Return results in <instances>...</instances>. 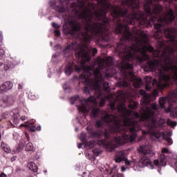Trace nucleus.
Returning a JSON list of instances; mask_svg holds the SVG:
<instances>
[{
	"label": "nucleus",
	"instance_id": "nucleus-1",
	"mask_svg": "<svg viewBox=\"0 0 177 177\" xmlns=\"http://www.w3.org/2000/svg\"><path fill=\"white\" fill-rule=\"evenodd\" d=\"M118 24L120 64H177V0H134Z\"/></svg>",
	"mask_w": 177,
	"mask_h": 177
},
{
	"label": "nucleus",
	"instance_id": "nucleus-2",
	"mask_svg": "<svg viewBox=\"0 0 177 177\" xmlns=\"http://www.w3.org/2000/svg\"><path fill=\"white\" fill-rule=\"evenodd\" d=\"M140 93L143 96L141 100L142 106V113L139 115L136 111L127 109V106L124 102H122L117 106V110L122 118V121L120 118L109 114L104 111V116L100 120H97L95 123L96 128H103L104 124H106L109 127V131L105 130V139H110L111 132H118L122 133L113 138V141H106L105 140H97V145L106 149V151L111 152L118 147V145H124L125 143H132L135 138L138 136L136 133L139 130V125L142 124L147 131H142L144 135L149 133L151 136H154L156 139L162 138L167 141L168 145H172V132L169 131L165 133L164 131H160L164 128L165 120L158 117L160 111L156 103H150L151 97L149 94L146 93V91L140 90Z\"/></svg>",
	"mask_w": 177,
	"mask_h": 177
},
{
	"label": "nucleus",
	"instance_id": "nucleus-3",
	"mask_svg": "<svg viewBox=\"0 0 177 177\" xmlns=\"http://www.w3.org/2000/svg\"><path fill=\"white\" fill-rule=\"evenodd\" d=\"M75 7L70 3L69 0H53L50 1V6L55 9L59 13H64L70 11L75 13V17L79 20L78 22L73 24L72 30L68 34L76 37L80 39V43L77 41L68 44L64 49V56L68 57L73 55V50H75L76 59L80 61L85 58L89 60L91 57V48L86 42H91L94 37L107 42L110 41V33L109 32V21L110 19L107 18L109 11L105 8L100 7L95 12H92L93 4L88 0H75Z\"/></svg>",
	"mask_w": 177,
	"mask_h": 177
},
{
	"label": "nucleus",
	"instance_id": "nucleus-4",
	"mask_svg": "<svg viewBox=\"0 0 177 177\" xmlns=\"http://www.w3.org/2000/svg\"><path fill=\"white\" fill-rule=\"evenodd\" d=\"M79 65H75V70L77 73H80L82 70V74L80 75V80L85 86L84 92L86 95H91V91L94 93V97L91 96L87 99H84L80 101V104L77 105V110L80 115L79 123L83 127L88 125V119H86V115L89 111L91 118H97L99 114H100V109L97 107V104L100 100V106L103 107L106 104V99L107 95L103 94V89L106 92H110L111 88L109 85V82H104V77L106 78H111L117 74V71L112 69L109 70L106 68V71L103 73L104 67H109L112 68L114 61L113 58L107 57L104 59L98 57L96 62L91 63V57H88V59L83 58L77 59Z\"/></svg>",
	"mask_w": 177,
	"mask_h": 177
},
{
	"label": "nucleus",
	"instance_id": "nucleus-5",
	"mask_svg": "<svg viewBox=\"0 0 177 177\" xmlns=\"http://www.w3.org/2000/svg\"><path fill=\"white\" fill-rule=\"evenodd\" d=\"M151 145L149 142H146L145 144L140 145L138 148V151L140 153L141 158L138 162V167L140 168H145L147 167L149 169H154L156 167L158 168V172L161 174L160 167H165L167 162L169 158V150L167 148L162 149V153L159 156L157 160H154L153 162L150 161L149 157H151L154 155V153L151 151Z\"/></svg>",
	"mask_w": 177,
	"mask_h": 177
},
{
	"label": "nucleus",
	"instance_id": "nucleus-6",
	"mask_svg": "<svg viewBox=\"0 0 177 177\" xmlns=\"http://www.w3.org/2000/svg\"><path fill=\"white\" fill-rule=\"evenodd\" d=\"M100 1L102 9L105 8L107 12L112 10V16L116 23L115 31L117 32V26L122 21L124 16L128 13V10L125 8L126 4L129 2H135V0H100Z\"/></svg>",
	"mask_w": 177,
	"mask_h": 177
},
{
	"label": "nucleus",
	"instance_id": "nucleus-7",
	"mask_svg": "<svg viewBox=\"0 0 177 177\" xmlns=\"http://www.w3.org/2000/svg\"><path fill=\"white\" fill-rule=\"evenodd\" d=\"M177 95L175 93H169L167 97H160L159 98V104L160 109H163L165 113H171L174 109V103L177 100Z\"/></svg>",
	"mask_w": 177,
	"mask_h": 177
},
{
	"label": "nucleus",
	"instance_id": "nucleus-8",
	"mask_svg": "<svg viewBox=\"0 0 177 177\" xmlns=\"http://www.w3.org/2000/svg\"><path fill=\"white\" fill-rule=\"evenodd\" d=\"M115 162L120 163L121 161H124L125 165H131L132 164V162L128 160V158H127V154L125 153V151H120L119 152H117L115 156Z\"/></svg>",
	"mask_w": 177,
	"mask_h": 177
},
{
	"label": "nucleus",
	"instance_id": "nucleus-9",
	"mask_svg": "<svg viewBox=\"0 0 177 177\" xmlns=\"http://www.w3.org/2000/svg\"><path fill=\"white\" fill-rule=\"evenodd\" d=\"M0 68L4 70V71H9V70L15 68V64H12V62L9 61L8 59H5L0 62Z\"/></svg>",
	"mask_w": 177,
	"mask_h": 177
},
{
	"label": "nucleus",
	"instance_id": "nucleus-10",
	"mask_svg": "<svg viewBox=\"0 0 177 177\" xmlns=\"http://www.w3.org/2000/svg\"><path fill=\"white\" fill-rule=\"evenodd\" d=\"M13 88V83L11 82H5L0 86V92H6Z\"/></svg>",
	"mask_w": 177,
	"mask_h": 177
},
{
	"label": "nucleus",
	"instance_id": "nucleus-11",
	"mask_svg": "<svg viewBox=\"0 0 177 177\" xmlns=\"http://www.w3.org/2000/svg\"><path fill=\"white\" fill-rule=\"evenodd\" d=\"M13 118L15 124H19V122H20V120L21 121H26V120H27V117L26 116H21L20 118V115L19 114V113H14Z\"/></svg>",
	"mask_w": 177,
	"mask_h": 177
},
{
	"label": "nucleus",
	"instance_id": "nucleus-12",
	"mask_svg": "<svg viewBox=\"0 0 177 177\" xmlns=\"http://www.w3.org/2000/svg\"><path fill=\"white\" fill-rule=\"evenodd\" d=\"M73 70H74V64H68L65 67L64 73L66 75H71V73H73Z\"/></svg>",
	"mask_w": 177,
	"mask_h": 177
},
{
	"label": "nucleus",
	"instance_id": "nucleus-13",
	"mask_svg": "<svg viewBox=\"0 0 177 177\" xmlns=\"http://www.w3.org/2000/svg\"><path fill=\"white\" fill-rule=\"evenodd\" d=\"M28 168L33 172H38V167L33 162H29L28 163Z\"/></svg>",
	"mask_w": 177,
	"mask_h": 177
},
{
	"label": "nucleus",
	"instance_id": "nucleus-14",
	"mask_svg": "<svg viewBox=\"0 0 177 177\" xmlns=\"http://www.w3.org/2000/svg\"><path fill=\"white\" fill-rule=\"evenodd\" d=\"M3 39V35L2 32H0V46H2V40ZM5 56V50L0 48V57H3Z\"/></svg>",
	"mask_w": 177,
	"mask_h": 177
},
{
	"label": "nucleus",
	"instance_id": "nucleus-15",
	"mask_svg": "<svg viewBox=\"0 0 177 177\" xmlns=\"http://www.w3.org/2000/svg\"><path fill=\"white\" fill-rule=\"evenodd\" d=\"M90 135H91V136L93 138H100V136H102V133L99 132V131H94L93 130H91L89 131Z\"/></svg>",
	"mask_w": 177,
	"mask_h": 177
},
{
	"label": "nucleus",
	"instance_id": "nucleus-16",
	"mask_svg": "<svg viewBox=\"0 0 177 177\" xmlns=\"http://www.w3.org/2000/svg\"><path fill=\"white\" fill-rule=\"evenodd\" d=\"M26 151H34V145H32V143L28 142L26 144Z\"/></svg>",
	"mask_w": 177,
	"mask_h": 177
},
{
	"label": "nucleus",
	"instance_id": "nucleus-17",
	"mask_svg": "<svg viewBox=\"0 0 177 177\" xmlns=\"http://www.w3.org/2000/svg\"><path fill=\"white\" fill-rule=\"evenodd\" d=\"M4 104H12L13 103V98L8 97L3 100Z\"/></svg>",
	"mask_w": 177,
	"mask_h": 177
},
{
	"label": "nucleus",
	"instance_id": "nucleus-18",
	"mask_svg": "<svg viewBox=\"0 0 177 177\" xmlns=\"http://www.w3.org/2000/svg\"><path fill=\"white\" fill-rule=\"evenodd\" d=\"M167 125H169V127H171L172 128H174V127H176V124H177L176 122L172 121V120L171 119H168L167 120Z\"/></svg>",
	"mask_w": 177,
	"mask_h": 177
},
{
	"label": "nucleus",
	"instance_id": "nucleus-19",
	"mask_svg": "<svg viewBox=\"0 0 177 177\" xmlns=\"http://www.w3.org/2000/svg\"><path fill=\"white\" fill-rule=\"evenodd\" d=\"M63 88L66 93H70V92H71V88H70V86L67 85V83L64 84Z\"/></svg>",
	"mask_w": 177,
	"mask_h": 177
},
{
	"label": "nucleus",
	"instance_id": "nucleus-20",
	"mask_svg": "<svg viewBox=\"0 0 177 177\" xmlns=\"http://www.w3.org/2000/svg\"><path fill=\"white\" fill-rule=\"evenodd\" d=\"M77 100H80V95H75L71 98V104H74Z\"/></svg>",
	"mask_w": 177,
	"mask_h": 177
},
{
	"label": "nucleus",
	"instance_id": "nucleus-21",
	"mask_svg": "<svg viewBox=\"0 0 177 177\" xmlns=\"http://www.w3.org/2000/svg\"><path fill=\"white\" fill-rule=\"evenodd\" d=\"M93 153L94 156H95V157H97V156H99V154L102 153V149H100V148H95L93 149Z\"/></svg>",
	"mask_w": 177,
	"mask_h": 177
},
{
	"label": "nucleus",
	"instance_id": "nucleus-22",
	"mask_svg": "<svg viewBox=\"0 0 177 177\" xmlns=\"http://www.w3.org/2000/svg\"><path fill=\"white\" fill-rule=\"evenodd\" d=\"M107 168H109V165H106V167H105V169H104V168H102V169H100V171H102V172H104V171H106V174H113V172H114V169H111V171L110 170H109V169H107Z\"/></svg>",
	"mask_w": 177,
	"mask_h": 177
},
{
	"label": "nucleus",
	"instance_id": "nucleus-23",
	"mask_svg": "<svg viewBox=\"0 0 177 177\" xmlns=\"http://www.w3.org/2000/svg\"><path fill=\"white\" fill-rule=\"evenodd\" d=\"M79 138L82 142H86V133H82Z\"/></svg>",
	"mask_w": 177,
	"mask_h": 177
},
{
	"label": "nucleus",
	"instance_id": "nucleus-24",
	"mask_svg": "<svg viewBox=\"0 0 177 177\" xmlns=\"http://www.w3.org/2000/svg\"><path fill=\"white\" fill-rule=\"evenodd\" d=\"M137 104L136 102L130 103L129 104V109H131V110H133L136 107Z\"/></svg>",
	"mask_w": 177,
	"mask_h": 177
},
{
	"label": "nucleus",
	"instance_id": "nucleus-25",
	"mask_svg": "<svg viewBox=\"0 0 177 177\" xmlns=\"http://www.w3.org/2000/svg\"><path fill=\"white\" fill-rule=\"evenodd\" d=\"M51 26H52V27H53V28H56V29L60 28V25H59V24H56L55 22H53L51 24Z\"/></svg>",
	"mask_w": 177,
	"mask_h": 177
},
{
	"label": "nucleus",
	"instance_id": "nucleus-26",
	"mask_svg": "<svg viewBox=\"0 0 177 177\" xmlns=\"http://www.w3.org/2000/svg\"><path fill=\"white\" fill-rule=\"evenodd\" d=\"M110 108L111 110H115V102H111Z\"/></svg>",
	"mask_w": 177,
	"mask_h": 177
},
{
	"label": "nucleus",
	"instance_id": "nucleus-27",
	"mask_svg": "<svg viewBox=\"0 0 177 177\" xmlns=\"http://www.w3.org/2000/svg\"><path fill=\"white\" fill-rule=\"evenodd\" d=\"M58 56H59V53L53 54V57H52V61L55 62L56 61V57H58Z\"/></svg>",
	"mask_w": 177,
	"mask_h": 177
},
{
	"label": "nucleus",
	"instance_id": "nucleus-28",
	"mask_svg": "<svg viewBox=\"0 0 177 177\" xmlns=\"http://www.w3.org/2000/svg\"><path fill=\"white\" fill-rule=\"evenodd\" d=\"M3 150H4L6 153H10L11 151L10 147H9L8 145H7Z\"/></svg>",
	"mask_w": 177,
	"mask_h": 177
},
{
	"label": "nucleus",
	"instance_id": "nucleus-29",
	"mask_svg": "<svg viewBox=\"0 0 177 177\" xmlns=\"http://www.w3.org/2000/svg\"><path fill=\"white\" fill-rule=\"evenodd\" d=\"M28 97L31 100H35V99H37V97L35 95H32V94H29Z\"/></svg>",
	"mask_w": 177,
	"mask_h": 177
},
{
	"label": "nucleus",
	"instance_id": "nucleus-30",
	"mask_svg": "<svg viewBox=\"0 0 177 177\" xmlns=\"http://www.w3.org/2000/svg\"><path fill=\"white\" fill-rule=\"evenodd\" d=\"M91 50H92L93 56H95V55L97 53V49H96V48H93Z\"/></svg>",
	"mask_w": 177,
	"mask_h": 177
},
{
	"label": "nucleus",
	"instance_id": "nucleus-31",
	"mask_svg": "<svg viewBox=\"0 0 177 177\" xmlns=\"http://www.w3.org/2000/svg\"><path fill=\"white\" fill-rule=\"evenodd\" d=\"M26 124H29L30 125H32V124H35V120L34 119H32V120L26 122Z\"/></svg>",
	"mask_w": 177,
	"mask_h": 177
},
{
	"label": "nucleus",
	"instance_id": "nucleus-32",
	"mask_svg": "<svg viewBox=\"0 0 177 177\" xmlns=\"http://www.w3.org/2000/svg\"><path fill=\"white\" fill-rule=\"evenodd\" d=\"M7 146H8V145L5 144V142H1V147L3 149H4Z\"/></svg>",
	"mask_w": 177,
	"mask_h": 177
},
{
	"label": "nucleus",
	"instance_id": "nucleus-33",
	"mask_svg": "<svg viewBox=\"0 0 177 177\" xmlns=\"http://www.w3.org/2000/svg\"><path fill=\"white\" fill-rule=\"evenodd\" d=\"M55 34L56 37H59V35L61 34L60 30H55Z\"/></svg>",
	"mask_w": 177,
	"mask_h": 177
},
{
	"label": "nucleus",
	"instance_id": "nucleus-34",
	"mask_svg": "<svg viewBox=\"0 0 177 177\" xmlns=\"http://www.w3.org/2000/svg\"><path fill=\"white\" fill-rule=\"evenodd\" d=\"M2 118L5 119V118H8V112L3 113V115H1Z\"/></svg>",
	"mask_w": 177,
	"mask_h": 177
},
{
	"label": "nucleus",
	"instance_id": "nucleus-35",
	"mask_svg": "<svg viewBox=\"0 0 177 177\" xmlns=\"http://www.w3.org/2000/svg\"><path fill=\"white\" fill-rule=\"evenodd\" d=\"M30 130L31 132H35V131H36L35 127V126H32L30 127Z\"/></svg>",
	"mask_w": 177,
	"mask_h": 177
},
{
	"label": "nucleus",
	"instance_id": "nucleus-36",
	"mask_svg": "<svg viewBox=\"0 0 177 177\" xmlns=\"http://www.w3.org/2000/svg\"><path fill=\"white\" fill-rule=\"evenodd\" d=\"M18 89H19V91L23 89V83H19V84Z\"/></svg>",
	"mask_w": 177,
	"mask_h": 177
},
{
	"label": "nucleus",
	"instance_id": "nucleus-37",
	"mask_svg": "<svg viewBox=\"0 0 177 177\" xmlns=\"http://www.w3.org/2000/svg\"><path fill=\"white\" fill-rule=\"evenodd\" d=\"M23 149V147H21V145H19L17 149V151H20V150Z\"/></svg>",
	"mask_w": 177,
	"mask_h": 177
},
{
	"label": "nucleus",
	"instance_id": "nucleus-38",
	"mask_svg": "<svg viewBox=\"0 0 177 177\" xmlns=\"http://www.w3.org/2000/svg\"><path fill=\"white\" fill-rule=\"evenodd\" d=\"M86 157L88 159V160H92V156L89 155V153L86 155Z\"/></svg>",
	"mask_w": 177,
	"mask_h": 177
},
{
	"label": "nucleus",
	"instance_id": "nucleus-39",
	"mask_svg": "<svg viewBox=\"0 0 177 177\" xmlns=\"http://www.w3.org/2000/svg\"><path fill=\"white\" fill-rule=\"evenodd\" d=\"M25 136L27 138V140H30V137L28 136V133H25Z\"/></svg>",
	"mask_w": 177,
	"mask_h": 177
},
{
	"label": "nucleus",
	"instance_id": "nucleus-40",
	"mask_svg": "<svg viewBox=\"0 0 177 177\" xmlns=\"http://www.w3.org/2000/svg\"><path fill=\"white\" fill-rule=\"evenodd\" d=\"M60 48V45L57 44V45H55V46L54 47V49L56 50V49H57V48Z\"/></svg>",
	"mask_w": 177,
	"mask_h": 177
},
{
	"label": "nucleus",
	"instance_id": "nucleus-41",
	"mask_svg": "<svg viewBox=\"0 0 177 177\" xmlns=\"http://www.w3.org/2000/svg\"><path fill=\"white\" fill-rule=\"evenodd\" d=\"M36 131H41V126H37L36 128H35Z\"/></svg>",
	"mask_w": 177,
	"mask_h": 177
},
{
	"label": "nucleus",
	"instance_id": "nucleus-42",
	"mask_svg": "<svg viewBox=\"0 0 177 177\" xmlns=\"http://www.w3.org/2000/svg\"><path fill=\"white\" fill-rule=\"evenodd\" d=\"M121 171H122V172H125V171H126L125 167H122Z\"/></svg>",
	"mask_w": 177,
	"mask_h": 177
},
{
	"label": "nucleus",
	"instance_id": "nucleus-43",
	"mask_svg": "<svg viewBox=\"0 0 177 177\" xmlns=\"http://www.w3.org/2000/svg\"><path fill=\"white\" fill-rule=\"evenodd\" d=\"M0 177H6V174H5V173H1Z\"/></svg>",
	"mask_w": 177,
	"mask_h": 177
},
{
	"label": "nucleus",
	"instance_id": "nucleus-44",
	"mask_svg": "<svg viewBox=\"0 0 177 177\" xmlns=\"http://www.w3.org/2000/svg\"><path fill=\"white\" fill-rule=\"evenodd\" d=\"M20 171H21V169H20V167H17V168H16V172H20Z\"/></svg>",
	"mask_w": 177,
	"mask_h": 177
},
{
	"label": "nucleus",
	"instance_id": "nucleus-45",
	"mask_svg": "<svg viewBox=\"0 0 177 177\" xmlns=\"http://www.w3.org/2000/svg\"><path fill=\"white\" fill-rule=\"evenodd\" d=\"M16 136H19L17 135V133H15V134H14V138L15 139V140H17V138H16Z\"/></svg>",
	"mask_w": 177,
	"mask_h": 177
},
{
	"label": "nucleus",
	"instance_id": "nucleus-46",
	"mask_svg": "<svg viewBox=\"0 0 177 177\" xmlns=\"http://www.w3.org/2000/svg\"><path fill=\"white\" fill-rule=\"evenodd\" d=\"M82 146V144H78L77 145L78 149H81Z\"/></svg>",
	"mask_w": 177,
	"mask_h": 177
},
{
	"label": "nucleus",
	"instance_id": "nucleus-47",
	"mask_svg": "<svg viewBox=\"0 0 177 177\" xmlns=\"http://www.w3.org/2000/svg\"><path fill=\"white\" fill-rule=\"evenodd\" d=\"M11 160H12V161H13V160L15 161L16 160V157L12 158Z\"/></svg>",
	"mask_w": 177,
	"mask_h": 177
},
{
	"label": "nucleus",
	"instance_id": "nucleus-48",
	"mask_svg": "<svg viewBox=\"0 0 177 177\" xmlns=\"http://www.w3.org/2000/svg\"><path fill=\"white\" fill-rule=\"evenodd\" d=\"M53 44V43L52 41L50 42V46H52Z\"/></svg>",
	"mask_w": 177,
	"mask_h": 177
},
{
	"label": "nucleus",
	"instance_id": "nucleus-49",
	"mask_svg": "<svg viewBox=\"0 0 177 177\" xmlns=\"http://www.w3.org/2000/svg\"><path fill=\"white\" fill-rule=\"evenodd\" d=\"M59 69H60V70H63V66H61V67L59 68Z\"/></svg>",
	"mask_w": 177,
	"mask_h": 177
},
{
	"label": "nucleus",
	"instance_id": "nucleus-50",
	"mask_svg": "<svg viewBox=\"0 0 177 177\" xmlns=\"http://www.w3.org/2000/svg\"><path fill=\"white\" fill-rule=\"evenodd\" d=\"M85 174H86V172H83V175H85Z\"/></svg>",
	"mask_w": 177,
	"mask_h": 177
},
{
	"label": "nucleus",
	"instance_id": "nucleus-51",
	"mask_svg": "<svg viewBox=\"0 0 177 177\" xmlns=\"http://www.w3.org/2000/svg\"><path fill=\"white\" fill-rule=\"evenodd\" d=\"M1 121H2V118H0V122H1Z\"/></svg>",
	"mask_w": 177,
	"mask_h": 177
},
{
	"label": "nucleus",
	"instance_id": "nucleus-52",
	"mask_svg": "<svg viewBox=\"0 0 177 177\" xmlns=\"http://www.w3.org/2000/svg\"><path fill=\"white\" fill-rule=\"evenodd\" d=\"M48 171H44V173L46 174Z\"/></svg>",
	"mask_w": 177,
	"mask_h": 177
},
{
	"label": "nucleus",
	"instance_id": "nucleus-53",
	"mask_svg": "<svg viewBox=\"0 0 177 177\" xmlns=\"http://www.w3.org/2000/svg\"><path fill=\"white\" fill-rule=\"evenodd\" d=\"M1 133H0V140H1Z\"/></svg>",
	"mask_w": 177,
	"mask_h": 177
},
{
	"label": "nucleus",
	"instance_id": "nucleus-54",
	"mask_svg": "<svg viewBox=\"0 0 177 177\" xmlns=\"http://www.w3.org/2000/svg\"><path fill=\"white\" fill-rule=\"evenodd\" d=\"M48 77H49V78H50V75H48Z\"/></svg>",
	"mask_w": 177,
	"mask_h": 177
},
{
	"label": "nucleus",
	"instance_id": "nucleus-55",
	"mask_svg": "<svg viewBox=\"0 0 177 177\" xmlns=\"http://www.w3.org/2000/svg\"><path fill=\"white\" fill-rule=\"evenodd\" d=\"M122 98L123 99V100H124V97H122Z\"/></svg>",
	"mask_w": 177,
	"mask_h": 177
},
{
	"label": "nucleus",
	"instance_id": "nucleus-56",
	"mask_svg": "<svg viewBox=\"0 0 177 177\" xmlns=\"http://www.w3.org/2000/svg\"><path fill=\"white\" fill-rule=\"evenodd\" d=\"M28 177H32V176H28Z\"/></svg>",
	"mask_w": 177,
	"mask_h": 177
},
{
	"label": "nucleus",
	"instance_id": "nucleus-57",
	"mask_svg": "<svg viewBox=\"0 0 177 177\" xmlns=\"http://www.w3.org/2000/svg\"><path fill=\"white\" fill-rule=\"evenodd\" d=\"M77 130H78V129L76 128V131H77Z\"/></svg>",
	"mask_w": 177,
	"mask_h": 177
}]
</instances>
